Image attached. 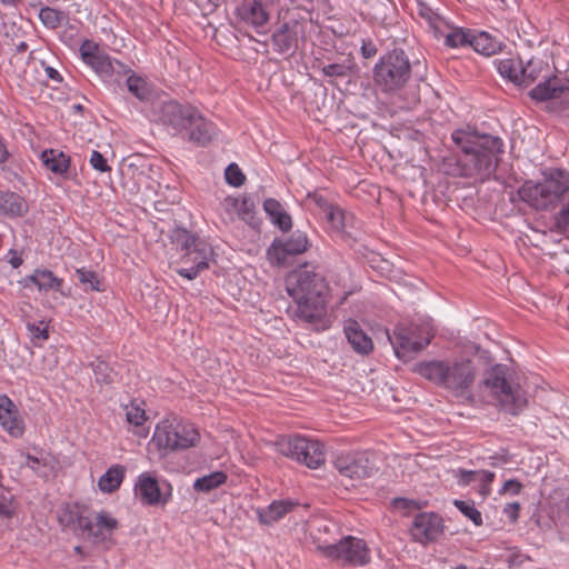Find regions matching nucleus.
<instances>
[{
	"instance_id": "obj_1",
	"label": "nucleus",
	"mask_w": 569,
	"mask_h": 569,
	"mask_svg": "<svg viewBox=\"0 0 569 569\" xmlns=\"http://www.w3.org/2000/svg\"><path fill=\"white\" fill-rule=\"evenodd\" d=\"M451 140L461 150V154L442 160V170L446 174L482 181L496 171L498 156L502 152L503 146L500 138L479 134L471 128H460L451 133Z\"/></svg>"
},
{
	"instance_id": "obj_2",
	"label": "nucleus",
	"mask_w": 569,
	"mask_h": 569,
	"mask_svg": "<svg viewBox=\"0 0 569 569\" xmlns=\"http://www.w3.org/2000/svg\"><path fill=\"white\" fill-rule=\"evenodd\" d=\"M286 291L295 302V308L290 311L295 321L312 325L321 330L330 327V288L321 273L306 267L297 268L286 278Z\"/></svg>"
},
{
	"instance_id": "obj_3",
	"label": "nucleus",
	"mask_w": 569,
	"mask_h": 569,
	"mask_svg": "<svg viewBox=\"0 0 569 569\" xmlns=\"http://www.w3.org/2000/svg\"><path fill=\"white\" fill-rule=\"evenodd\" d=\"M159 122L171 136L180 137L198 146L208 144L217 134L216 124L190 103L170 100L161 104L156 114Z\"/></svg>"
},
{
	"instance_id": "obj_4",
	"label": "nucleus",
	"mask_w": 569,
	"mask_h": 569,
	"mask_svg": "<svg viewBox=\"0 0 569 569\" xmlns=\"http://www.w3.org/2000/svg\"><path fill=\"white\" fill-rule=\"evenodd\" d=\"M199 441L200 432L192 422L166 416L156 423L150 443L161 456H167L196 447Z\"/></svg>"
},
{
	"instance_id": "obj_5",
	"label": "nucleus",
	"mask_w": 569,
	"mask_h": 569,
	"mask_svg": "<svg viewBox=\"0 0 569 569\" xmlns=\"http://www.w3.org/2000/svg\"><path fill=\"white\" fill-rule=\"evenodd\" d=\"M316 551L339 566L365 567L371 562V551L367 542L355 536H346L338 542L322 541L312 536Z\"/></svg>"
},
{
	"instance_id": "obj_6",
	"label": "nucleus",
	"mask_w": 569,
	"mask_h": 569,
	"mask_svg": "<svg viewBox=\"0 0 569 569\" xmlns=\"http://www.w3.org/2000/svg\"><path fill=\"white\" fill-rule=\"evenodd\" d=\"M510 370L505 365H495L487 372L486 387L497 400L501 410L518 415L528 406L526 391L510 381Z\"/></svg>"
},
{
	"instance_id": "obj_7",
	"label": "nucleus",
	"mask_w": 569,
	"mask_h": 569,
	"mask_svg": "<svg viewBox=\"0 0 569 569\" xmlns=\"http://www.w3.org/2000/svg\"><path fill=\"white\" fill-rule=\"evenodd\" d=\"M372 73L378 89L385 93H396L410 79L411 64L403 50L393 49L378 59Z\"/></svg>"
},
{
	"instance_id": "obj_8",
	"label": "nucleus",
	"mask_w": 569,
	"mask_h": 569,
	"mask_svg": "<svg viewBox=\"0 0 569 569\" xmlns=\"http://www.w3.org/2000/svg\"><path fill=\"white\" fill-rule=\"evenodd\" d=\"M432 337L433 328L428 321L399 323L392 335L388 333V340L392 345L396 357L403 361L422 351Z\"/></svg>"
},
{
	"instance_id": "obj_9",
	"label": "nucleus",
	"mask_w": 569,
	"mask_h": 569,
	"mask_svg": "<svg viewBox=\"0 0 569 569\" xmlns=\"http://www.w3.org/2000/svg\"><path fill=\"white\" fill-rule=\"evenodd\" d=\"M79 53L82 62L96 72L110 91L117 92L121 89V82L116 73L128 72L122 61L112 59L100 48L98 42L90 39H84L81 42Z\"/></svg>"
},
{
	"instance_id": "obj_10",
	"label": "nucleus",
	"mask_w": 569,
	"mask_h": 569,
	"mask_svg": "<svg viewBox=\"0 0 569 569\" xmlns=\"http://www.w3.org/2000/svg\"><path fill=\"white\" fill-rule=\"evenodd\" d=\"M569 183L550 174L542 181L527 180L519 189V198L535 210H549L558 206Z\"/></svg>"
},
{
	"instance_id": "obj_11",
	"label": "nucleus",
	"mask_w": 569,
	"mask_h": 569,
	"mask_svg": "<svg viewBox=\"0 0 569 569\" xmlns=\"http://www.w3.org/2000/svg\"><path fill=\"white\" fill-rule=\"evenodd\" d=\"M528 94L536 103H543L548 112L561 117L569 116V81L567 79L551 72Z\"/></svg>"
},
{
	"instance_id": "obj_12",
	"label": "nucleus",
	"mask_w": 569,
	"mask_h": 569,
	"mask_svg": "<svg viewBox=\"0 0 569 569\" xmlns=\"http://www.w3.org/2000/svg\"><path fill=\"white\" fill-rule=\"evenodd\" d=\"M498 73L508 81L528 87L543 80L551 73L549 64L539 58H531L526 63L518 57L496 59L493 61Z\"/></svg>"
},
{
	"instance_id": "obj_13",
	"label": "nucleus",
	"mask_w": 569,
	"mask_h": 569,
	"mask_svg": "<svg viewBox=\"0 0 569 569\" xmlns=\"http://www.w3.org/2000/svg\"><path fill=\"white\" fill-rule=\"evenodd\" d=\"M274 446L282 456L310 469H317L326 462L325 446L316 439L298 435L280 437L276 440Z\"/></svg>"
},
{
	"instance_id": "obj_14",
	"label": "nucleus",
	"mask_w": 569,
	"mask_h": 569,
	"mask_svg": "<svg viewBox=\"0 0 569 569\" xmlns=\"http://www.w3.org/2000/svg\"><path fill=\"white\" fill-rule=\"evenodd\" d=\"M417 13L426 21L436 39H443L445 46L452 49L471 46L472 33L470 31L451 24L428 3L417 0Z\"/></svg>"
},
{
	"instance_id": "obj_15",
	"label": "nucleus",
	"mask_w": 569,
	"mask_h": 569,
	"mask_svg": "<svg viewBox=\"0 0 569 569\" xmlns=\"http://www.w3.org/2000/svg\"><path fill=\"white\" fill-rule=\"evenodd\" d=\"M118 529L119 520L110 511L101 509L87 515L81 535L92 545L109 550L116 543Z\"/></svg>"
},
{
	"instance_id": "obj_16",
	"label": "nucleus",
	"mask_w": 569,
	"mask_h": 569,
	"mask_svg": "<svg viewBox=\"0 0 569 569\" xmlns=\"http://www.w3.org/2000/svg\"><path fill=\"white\" fill-rule=\"evenodd\" d=\"M183 249L186 253L182 256V262L190 266L180 268L177 272L188 280L196 279L202 270L209 268L213 250L210 244L187 232Z\"/></svg>"
},
{
	"instance_id": "obj_17",
	"label": "nucleus",
	"mask_w": 569,
	"mask_h": 569,
	"mask_svg": "<svg viewBox=\"0 0 569 569\" xmlns=\"http://www.w3.org/2000/svg\"><path fill=\"white\" fill-rule=\"evenodd\" d=\"M134 495L143 506H166L172 498V487L150 472H142L134 482Z\"/></svg>"
},
{
	"instance_id": "obj_18",
	"label": "nucleus",
	"mask_w": 569,
	"mask_h": 569,
	"mask_svg": "<svg viewBox=\"0 0 569 569\" xmlns=\"http://www.w3.org/2000/svg\"><path fill=\"white\" fill-rule=\"evenodd\" d=\"M307 24L308 22L303 18L286 20L272 34L274 51L281 54L293 53L298 49L299 42L306 40Z\"/></svg>"
},
{
	"instance_id": "obj_19",
	"label": "nucleus",
	"mask_w": 569,
	"mask_h": 569,
	"mask_svg": "<svg viewBox=\"0 0 569 569\" xmlns=\"http://www.w3.org/2000/svg\"><path fill=\"white\" fill-rule=\"evenodd\" d=\"M309 240L305 232L296 230L287 239H274L267 250V257L272 264L281 266L289 256L306 252Z\"/></svg>"
},
{
	"instance_id": "obj_20",
	"label": "nucleus",
	"mask_w": 569,
	"mask_h": 569,
	"mask_svg": "<svg viewBox=\"0 0 569 569\" xmlns=\"http://www.w3.org/2000/svg\"><path fill=\"white\" fill-rule=\"evenodd\" d=\"M445 531L442 518L436 512L418 513L410 528L412 540L426 546L437 541Z\"/></svg>"
},
{
	"instance_id": "obj_21",
	"label": "nucleus",
	"mask_w": 569,
	"mask_h": 569,
	"mask_svg": "<svg viewBox=\"0 0 569 569\" xmlns=\"http://www.w3.org/2000/svg\"><path fill=\"white\" fill-rule=\"evenodd\" d=\"M341 476L350 479H363L371 476L373 465L366 452H340L333 460Z\"/></svg>"
},
{
	"instance_id": "obj_22",
	"label": "nucleus",
	"mask_w": 569,
	"mask_h": 569,
	"mask_svg": "<svg viewBox=\"0 0 569 569\" xmlns=\"http://www.w3.org/2000/svg\"><path fill=\"white\" fill-rule=\"evenodd\" d=\"M270 1L267 0H243L237 8V17L243 23L252 27L258 33L263 34L267 31V24L270 18L267 10Z\"/></svg>"
},
{
	"instance_id": "obj_23",
	"label": "nucleus",
	"mask_w": 569,
	"mask_h": 569,
	"mask_svg": "<svg viewBox=\"0 0 569 569\" xmlns=\"http://www.w3.org/2000/svg\"><path fill=\"white\" fill-rule=\"evenodd\" d=\"M0 426L13 438H21L24 433L19 409L7 395H0Z\"/></svg>"
},
{
	"instance_id": "obj_24",
	"label": "nucleus",
	"mask_w": 569,
	"mask_h": 569,
	"mask_svg": "<svg viewBox=\"0 0 569 569\" xmlns=\"http://www.w3.org/2000/svg\"><path fill=\"white\" fill-rule=\"evenodd\" d=\"M443 386L455 391H463L469 388L473 381V372L470 361L449 362L448 370L445 373Z\"/></svg>"
},
{
	"instance_id": "obj_25",
	"label": "nucleus",
	"mask_w": 569,
	"mask_h": 569,
	"mask_svg": "<svg viewBox=\"0 0 569 569\" xmlns=\"http://www.w3.org/2000/svg\"><path fill=\"white\" fill-rule=\"evenodd\" d=\"M343 333L352 350L360 356H368L373 350L372 339L365 332L360 323L355 319L343 322Z\"/></svg>"
},
{
	"instance_id": "obj_26",
	"label": "nucleus",
	"mask_w": 569,
	"mask_h": 569,
	"mask_svg": "<svg viewBox=\"0 0 569 569\" xmlns=\"http://www.w3.org/2000/svg\"><path fill=\"white\" fill-rule=\"evenodd\" d=\"M24 286L33 284L40 292H48L51 290L60 292L62 296H67L62 290L63 279L56 277L49 269L37 268L33 273L27 276L23 279Z\"/></svg>"
},
{
	"instance_id": "obj_27",
	"label": "nucleus",
	"mask_w": 569,
	"mask_h": 569,
	"mask_svg": "<svg viewBox=\"0 0 569 569\" xmlns=\"http://www.w3.org/2000/svg\"><path fill=\"white\" fill-rule=\"evenodd\" d=\"M124 68L128 72L116 73V77L121 81V78H126V86L128 91L136 97L139 101H148L152 96V87L148 82L147 78L132 71V69L124 63Z\"/></svg>"
},
{
	"instance_id": "obj_28",
	"label": "nucleus",
	"mask_w": 569,
	"mask_h": 569,
	"mask_svg": "<svg viewBox=\"0 0 569 569\" xmlns=\"http://www.w3.org/2000/svg\"><path fill=\"white\" fill-rule=\"evenodd\" d=\"M84 511L86 508L79 503H66L59 509V523L66 529L81 533L87 519Z\"/></svg>"
},
{
	"instance_id": "obj_29",
	"label": "nucleus",
	"mask_w": 569,
	"mask_h": 569,
	"mask_svg": "<svg viewBox=\"0 0 569 569\" xmlns=\"http://www.w3.org/2000/svg\"><path fill=\"white\" fill-rule=\"evenodd\" d=\"M42 166L57 177L66 178L69 171L71 159L68 154L57 149H47L41 153Z\"/></svg>"
},
{
	"instance_id": "obj_30",
	"label": "nucleus",
	"mask_w": 569,
	"mask_h": 569,
	"mask_svg": "<svg viewBox=\"0 0 569 569\" xmlns=\"http://www.w3.org/2000/svg\"><path fill=\"white\" fill-rule=\"evenodd\" d=\"M447 370L448 361L443 360L421 361L415 366V372L440 387L443 386Z\"/></svg>"
},
{
	"instance_id": "obj_31",
	"label": "nucleus",
	"mask_w": 569,
	"mask_h": 569,
	"mask_svg": "<svg viewBox=\"0 0 569 569\" xmlns=\"http://www.w3.org/2000/svg\"><path fill=\"white\" fill-rule=\"evenodd\" d=\"M126 477V467L119 463L110 466L98 479V488L103 493H112L118 490Z\"/></svg>"
},
{
	"instance_id": "obj_32",
	"label": "nucleus",
	"mask_w": 569,
	"mask_h": 569,
	"mask_svg": "<svg viewBox=\"0 0 569 569\" xmlns=\"http://www.w3.org/2000/svg\"><path fill=\"white\" fill-rule=\"evenodd\" d=\"M293 503L289 500L272 501L268 507L257 510L260 522L271 525L279 521L293 508Z\"/></svg>"
},
{
	"instance_id": "obj_33",
	"label": "nucleus",
	"mask_w": 569,
	"mask_h": 569,
	"mask_svg": "<svg viewBox=\"0 0 569 569\" xmlns=\"http://www.w3.org/2000/svg\"><path fill=\"white\" fill-rule=\"evenodd\" d=\"M471 47L483 56H492L502 50L503 43L490 33L482 31L476 36L472 34Z\"/></svg>"
},
{
	"instance_id": "obj_34",
	"label": "nucleus",
	"mask_w": 569,
	"mask_h": 569,
	"mask_svg": "<svg viewBox=\"0 0 569 569\" xmlns=\"http://www.w3.org/2000/svg\"><path fill=\"white\" fill-rule=\"evenodd\" d=\"M28 211L26 200L14 192H2L0 212L10 217H22Z\"/></svg>"
},
{
	"instance_id": "obj_35",
	"label": "nucleus",
	"mask_w": 569,
	"mask_h": 569,
	"mask_svg": "<svg viewBox=\"0 0 569 569\" xmlns=\"http://www.w3.org/2000/svg\"><path fill=\"white\" fill-rule=\"evenodd\" d=\"M122 408L128 425L134 428H141L144 426L148 420L144 401L132 399L129 403L123 405Z\"/></svg>"
},
{
	"instance_id": "obj_36",
	"label": "nucleus",
	"mask_w": 569,
	"mask_h": 569,
	"mask_svg": "<svg viewBox=\"0 0 569 569\" xmlns=\"http://www.w3.org/2000/svg\"><path fill=\"white\" fill-rule=\"evenodd\" d=\"M227 478L226 472L213 471L209 475L197 478L193 482V489L199 492H209L226 483Z\"/></svg>"
},
{
	"instance_id": "obj_37",
	"label": "nucleus",
	"mask_w": 569,
	"mask_h": 569,
	"mask_svg": "<svg viewBox=\"0 0 569 569\" xmlns=\"http://www.w3.org/2000/svg\"><path fill=\"white\" fill-rule=\"evenodd\" d=\"M226 202L231 209L238 214V217L244 221H249L253 218L254 203L250 197L240 198H226Z\"/></svg>"
},
{
	"instance_id": "obj_38",
	"label": "nucleus",
	"mask_w": 569,
	"mask_h": 569,
	"mask_svg": "<svg viewBox=\"0 0 569 569\" xmlns=\"http://www.w3.org/2000/svg\"><path fill=\"white\" fill-rule=\"evenodd\" d=\"M63 11L57 10L51 7H43L39 11V19L44 27L49 29H57L66 20Z\"/></svg>"
},
{
	"instance_id": "obj_39",
	"label": "nucleus",
	"mask_w": 569,
	"mask_h": 569,
	"mask_svg": "<svg viewBox=\"0 0 569 569\" xmlns=\"http://www.w3.org/2000/svg\"><path fill=\"white\" fill-rule=\"evenodd\" d=\"M453 506L476 526L482 525L481 512L476 508L473 501L458 500L453 501Z\"/></svg>"
},
{
	"instance_id": "obj_40",
	"label": "nucleus",
	"mask_w": 569,
	"mask_h": 569,
	"mask_svg": "<svg viewBox=\"0 0 569 569\" xmlns=\"http://www.w3.org/2000/svg\"><path fill=\"white\" fill-rule=\"evenodd\" d=\"M78 279L81 284L84 286L86 290L102 291L100 280L97 273L86 268H79L76 270Z\"/></svg>"
},
{
	"instance_id": "obj_41",
	"label": "nucleus",
	"mask_w": 569,
	"mask_h": 569,
	"mask_svg": "<svg viewBox=\"0 0 569 569\" xmlns=\"http://www.w3.org/2000/svg\"><path fill=\"white\" fill-rule=\"evenodd\" d=\"M92 370L98 383H111L113 381V370L103 360L97 359L92 362Z\"/></svg>"
},
{
	"instance_id": "obj_42",
	"label": "nucleus",
	"mask_w": 569,
	"mask_h": 569,
	"mask_svg": "<svg viewBox=\"0 0 569 569\" xmlns=\"http://www.w3.org/2000/svg\"><path fill=\"white\" fill-rule=\"evenodd\" d=\"M496 473L490 470H478L476 480L479 483L478 493L485 499L491 493V483Z\"/></svg>"
},
{
	"instance_id": "obj_43",
	"label": "nucleus",
	"mask_w": 569,
	"mask_h": 569,
	"mask_svg": "<svg viewBox=\"0 0 569 569\" xmlns=\"http://www.w3.org/2000/svg\"><path fill=\"white\" fill-rule=\"evenodd\" d=\"M556 230L569 239V200L555 218Z\"/></svg>"
},
{
	"instance_id": "obj_44",
	"label": "nucleus",
	"mask_w": 569,
	"mask_h": 569,
	"mask_svg": "<svg viewBox=\"0 0 569 569\" xmlns=\"http://www.w3.org/2000/svg\"><path fill=\"white\" fill-rule=\"evenodd\" d=\"M224 178L228 184L240 187L244 183L246 176L237 163H230L224 170Z\"/></svg>"
},
{
	"instance_id": "obj_45",
	"label": "nucleus",
	"mask_w": 569,
	"mask_h": 569,
	"mask_svg": "<svg viewBox=\"0 0 569 569\" xmlns=\"http://www.w3.org/2000/svg\"><path fill=\"white\" fill-rule=\"evenodd\" d=\"M391 505L395 509L403 511L405 515H408L413 510H419L423 507V505L417 500L402 497L392 499Z\"/></svg>"
},
{
	"instance_id": "obj_46",
	"label": "nucleus",
	"mask_w": 569,
	"mask_h": 569,
	"mask_svg": "<svg viewBox=\"0 0 569 569\" xmlns=\"http://www.w3.org/2000/svg\"><path fill=\"white\" fill-rule=\"evenodd\" d=\"M326 218L335 230H342L345 228V212L333 206H329L326 212Z\"/></svg>"
},
{
	"instance_id": "obj_47",
	"label": "nucleus",
	"mask_w": 569,
	"mask_h": 569,
	"mask_svg": "<svg viewBox=\"0 0 569 569\" xmlns=\"http://www.w3.org/2000/svg\"><path fill=\"white\" fill-rule=\"evenodd\" d=\"M89 162L94 170L101 173L111 171V167L108 164L107 159L97 150L91 152Z\"/></svg>"
},
{
	"instance_id": "obj_48",
	"label": "nucleus",
	"mask_w": 569,
	"mask_h": 569,
	"mask_svg": "<svg viewBox=\"0 0 569 569\" xmlns=\"http://www.w3.org/2000/svg\"><path fill=\"white\" fill-rule=\"evenodd\" d=\"M478 470L458 468L453 470L455 478L459 486L466 487L476 480Z\"/></svg>"
},
{
	"instance_id": "obj_49",
	"label": "nucleus",
	"mask_w": 569,
	"mask_h": 569,
	"mask_svg": "<svg viewBox=\"0 0 569 569\" xmlns=\"http://www.w3.org/2000/svg\"><path fill=\"white\" fill-rule=\"evenodd\" d=\"M16 513V507L12 497L1 496L0 497V517L10 519Z\"/></svg>"
},
{
	"instance_id": "obj_50",
	"label": "nucleus",
	"mask_w": 569,
	"mask_h": 569,
	"mask_svg": "<svg viewBox=\"0 0 569 569\" xmlns=\"http://www.w3.org/2000/svg\"><path fill=\"white\" fill-rule=\"evenodd\" d=\"M349 68L342 63H330L323 66L321 71L326 77H345L348 74Z\"/></svg>"
},
{
	"instance_id": "obj_51",
	"label": "nucleus",
	"mask_w": 569,
	"mask_h": 569,
	"mask_svg": "<svg viewBox=\"0 0 569 569\" xmlns=\"http://www.w3.org/2000/svg\"><path fill=\"white\" fill-rule=\"evenodd\" d=\"M27 329L29 333L31 335L32 339L36 340H47L49 338V331L47 326H42V322L40 323H27Z\"/></svg>"
},
{
	"instance_id": "obj_52",
	"label": "nucleus",
	"mask_w": 569,
	"mask_h": 569,
	"mask_svg": "<svg viewBox=\"0 0 569 569\" xmlns=\"http://www.w3.org/2000/svg\"><path fill=\"white\" fill-rule=\"evenodd\" d=\"M270 220L281 231H288L292 227L291 217L284 210L270 218Z\"/></svg>"
},
{
	"instance_id": "obj_53",
	"label": "nucleus",
	"mask_w": 569,
	"mask_h": 569,
	"mask_svg": "<svg viewBox=\"0 0 569 569\" xmlns=\"http://www.w3.org/2000/svg\"><path fill=\"white\" fill-rule=\"evenodd\" d=\"M522 490V483L517 480V479H509L507 480L502 487L499 489L498 493L503 496V495H511V496H517L521 492Z\"/></svg>"
},
{
	"instance_id": "obj_54",
	"label": "nucleus",
	"mask_w": 569,
	"mask_h": 569,
	"mask_svg": "<svg viewBox=\"0 0 569 569\" xmlns=\"http://www.w3.org/2000/svg\"><path fill=\"white\" fill-rule=\"evenodd\" d=\"M263 209L269 218H272L283 210L280 202L272 198H268L263 201Z\"/></svg>"
},
{
	"instance_id": "obj_55",
	"label": "nucleus",
	"mask_w": 569,
	"mask_h": 569,
	"mask_svg": "<svg viewBox=\"0 0 569 569\" xmlns=\"http://www.w3.org/2000/svg\"><path fill=\"white\" fill-rule=\"evenodd\" d=\"M360 52L363 58L369 59L376 56L377 47L370 39L362 40Z\"/></svg>"
},
{
	"instance_id": "obj_56",
	"label": "nucleus",
	"mask_w": 569,
	"mask_h": 569,
	"mask_svg": "<svg viewBox=\"0 0 569 569\" xmlns=\"http://www.w3.org/2000/svg\"><path fill=\"white\" fill-rule=\"evenodd\" d=\"M519 511H520V503H518V502L508 503L503 508V513L511 521H517V519L519 517Z\"/></svg>"
},
{
	"instance_id": "obj_57",
	"label": "nucleus",
	"mask_w": 569,
	"mask_h": 569,
	"mask_svg": "<svg viewBox=\"0 0 569 569\" xmlns=\"http://www.w3.org/2000/svg\"><path fill=\"white\" fill-rule=\"evenodd\" d=\"M44 72L47 74V77L56 82H61L62 81V76L60 74V72L54 69L53 67H47L44 69Z\"/></svg>"
},
{
	"instance_id": "obj_58",
	"label": "nucleus",
	"mask_w": 569,
	"mask_h": 569,
	"mask_svg": "<svg viewBox=\"0 0 569 569\" xmlns=\"http://www.w3.org/2000/svg\"><path fill=\"white\" fill-rule=\"evenodd\" d=\"M9 152L6 144L0 140V164L4 163L8 159Z\"/></svg>"
},
{
	"instance_id": "obj_59",
	"label": "nucleus",
	"mask_w": 569,
	"mask_h": 569,
	"mask_svg": "<svg viewBox=\"0 0 569 569\" xmlns=\"http://www.w3.org/2000/svg\"><path fill=\"white\" fill-rule=\"evenodd\" d=\"M27 463H28V466H29V467L34 468V467H36V465H38V463H39V459H38L37 457H33V456H30V455H29V456L27 457Z\"/></svg>"
},
{
	"instance_id": "obj_60",
	"label": "nucleus",
	"mask_w": 569,
	"mask_h": 569,
	"mask_svg": "<svg viewBox=\"0 0 569 569\" xmlns=\"http://www.w3.org/2000/svg\"><path fill=\"white\" fill-rule=\"evenodd\" d=\"M10 263L12 264L13 268H18L22 263V259L19 257H13L10 260Z\"/></svg>"
},
{
	"instance_id": "obj_61",
	"label": "nucleus",
	"mask_w": 569,
	"mask_h": 569,
	"mask_svg": "<svg viewBox=\"0 0 569 569\" xmlns=\"http://www.w3.org/2000/svg\"><path fill=\"white\" fill-rule=\"evenodd\" d=\"M27 48H28V44H27L26 42H23V41H22V42H20L19 44H17V50H18L19 52H23V51H26V50H27Z\"/></svg>"
},
{
	"instance_id": "obj_62",
	"label": "nucleus",
	"mask_w": 569,
	"mask_h": 569,
	"mask_svg": "<svg viewBox=\"0 0 569 569\" xmlns=\"http://www.w3.org/2000/svg\"><path fill=\"white\" fill-rule=\"evenodd\" d=\"M329 529H330V528H329V526H328V525H326V523H323V525H320V526L318 527V532H328V531H329Z\"/></svg>"
},
{
	"instance_id": "obj_63",
	"label": "nucleus",
	"mask_w": 569,
	"mask_h": 569,
	"mask_svg": "<svg viewBox=\"0 0 569 569\" xmlns=\"http://www.w3.org/2000/svg\"><path fill=\"white\" fill-rule=\"evenodd\" d=\"M73 550H74V552H76V553H81V551H82V547H81V546H76V547L73 548Z\"/></svg>"
},
{
	"instance_id": "obj_64",
	"label": "nucleus",
	"mask_w": 569,
	"mask_h": 569,
	"mask_svg": "<svg viewBox=\"0 0 569 569\" xmlns=\"http://www.w3.org/2000/svg\"><path fill=\"white\" fill-rule=\"evenodd\" d=\"M453 569H468V568H467V566H466V565H459V566H457V567H456V568H453Z\"/></svg>"
}]
</instances>
